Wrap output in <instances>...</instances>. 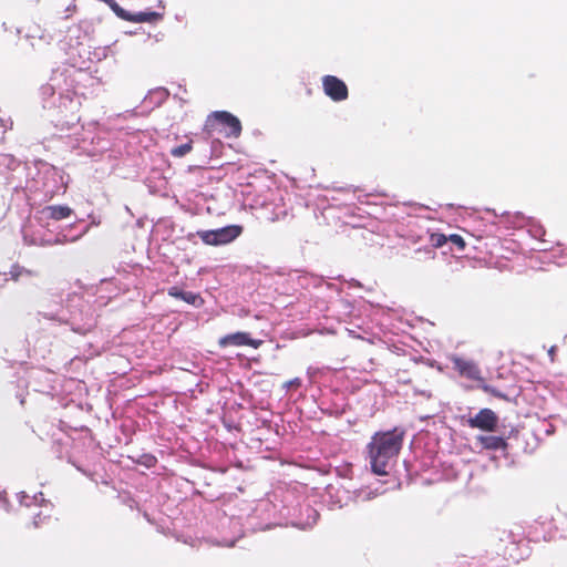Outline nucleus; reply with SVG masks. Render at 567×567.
I'll use <instances>...</instances> for the list:
<instances>
[{
  "label": "nucleus",
  "instance_id": "nucleus-1",
  "mask_svg": "<svg viewBox=\"0 0 567 567\" xmlns=\"http://www.w3.org/2000/svg\"><path fill=\"white\" fill-rule=\"evenodd\" d=\"M403 433L393 430L377 433L369 444L371 470L377 475H388L402 445Z\"/></svg>",
  "mask_w": 567,
  "mask_h": 567
},
{
  "label": "nucleus",
  "instance_id": "nucleus-2",
  "mask_svg": "<svg viewBox=\"0 0 567 567\" xmlns=\"http://www.w3.org/2000/svg\"><path fill=\"white\" fill-rule=\"evenodd\" d=\"M243 231L238 225H230L213 230L198 231V237L206 244L212 246L226 245L234 241Z\"/></svg>",
  "mask_w": 567,
  "mask_h": 567
},
{
  "label": "nucleus",
  "instance_id": "nucleus-3",
  "mask_svg": "<svg viewBox=\"0 0 567 567\" xmlns=\"http://www.w3.org/2000/svg\"><path fill=\"white\" fill-rule=\"evenodd\" d=\"M322 87L326 95L336 102L344 101L348 97V87L346 83L337 76H323Z\"/></svg>",
  "mask_w": 567,
  "mask_h": 567
},
{
  "label": "nucleus",
  "instance_id": "nucleus-4",
  "mask_svg": "<svg viewBox=\"0 0 567 567\" xmlns=\"http://www.w3.org/2000/svg\"><path fill=\"white\" fill-rule=\"evenodd\" d=\"M113 12L121 19L130 21V22H152L158 19L159 14L156 12H137L130 13L123 8H121L114 0H107Z\"/></svg>",
  "mask_w": 567,
  "mask_h": 567
},
{
  "label": "nucleus",
  "instance_id": "nucleus-5",
  "mask_svg": "<svg viewBox=\"0 0 567 567\" xmlns=\"http://www.w3.org/2000/svg\"><path fill=\"white\" fill-rule=\"evenodd\" d=\"M472 427L483 431H494L497 425V416L489 409L481 410L474 417L468 420Z\"/></svg>",
  "mask_w": 567,
  "mask_h": 567
},
{
  "label": "nucleus",
  "instance_id": "nucleus-6",
  "mask_svg": "<svg viewBox=\"0 0 567 567\" xmlns=\"http://www.w3.org/2000/svg\"><path fill=\"white\" fill-rule=\"evenodd\" d=\"M214 118L227 128L226 134L228 136L237 137L241 132V125L239 120L228 112H216Z\"/></svg>",
  "mask_w": 567,
  "mask_h": 567
},
{
  "label": "nucleus",
  "instance_id": "nucleus-7",
  "mask_svg": "<svg viewBox=\"0 0 567 567\" xmlns=\"http://www.w3.org/2000/svg\"><path fill=\"white\" fill-rule=\"evenodd\" d=\"M219 344L221 347H227V346H250V347L256 349V348L259 347L260 341H256V340L251 339L248 336V333L236 332V333L223 337L219 340Z\"/></svg>",
  "mask_w": 567,
  "mask_h": 567
},
{
  "label": "nucleus",
  "instance_id": "nucleus-8",
  "mask_svg": "<svg viewBox=\"0 0 567 567\" xmlns=\"http://www.w3.org/2000/svg\"><path fill=\"white\" fill-rule=\"evenodd\" d=\"M453 363L460 374L474 380L480 378V370L474 362L461 358H453Z\"/></svg>",
  "mask_w": 567,
  "mask_h": 567
},
{
  "label": "nucleus",
  "instance_id": "nucleus-9",
  "mask_svg": "<svg viewBox=\"0 0 567 567\" xmlns=\"http://www.w3.org/2000/svg\"><path fill=\"white\" fill-rule=\"evenodd\" d=\"M72 214V209L69 206L64 205H53L45 207L42 210V215L45 218H51L55 220L68 218Z\"/></svg>",
  "mask_w": 567,
  "mask_h": 567
},
{
  "label": "nucleus",
  "instance_id": "nucleus-10",
  "mask_svg": "<svg viewBox=\"0 0 567 567\" xmlns=\"http://www.w3.org/2000/svg\"><path fill=\"white\" fill-rule=\"evenodd\" d=\"M477 441L487 450H499L505 446L504 440L494 435H480Z\"/></svg>",
  "mask_w": 567,
  "mask_h": 567
},
{
  "label": "nucleus",
  "instance_id": "nucleus-11",
  "mask_svg": "<svg viewBox=\"0 0 567 567\" xmlns=\"http://www.w3.org/2000/svg\"><path fill=\"white\" fill-rule=\"evenodd\" d=\"M179 299L196 307L202 306L204 302L199 295L190 291H182Z\"/></svg>",
  "mask_w": 567,
  "mask_h": 567
},
{
  "label": "nucleus",
  "instance_id": "nucleus-12",
  "mask_svg": "<svg viewBox=\"0 0 567 567\" xmlns=\"http://www.w3.org/2000/svg\"><path fill=\"white\" fill-rule=\"evenodd\" d=\"M189 151H190V145L183 144L178 147L173 148L172 154L176 157H182V156L186 155Z\"/></svg>",
  "mask_w": 567,
  "mask_h": 567
},
{
  "label": "nucleus",
  "instance_id": "nucleus-13",
  "mask_svg": "<svg viewBox=\"0 0 567 567\" xmlns=\"http://www.w3.org/2000/svg\"><path fill=\"white\" fill-rule=\"evenodd\" d=\"M447 240H450L451 243H453L454 245H456L460 249H464L465 247V241L464 239L462 238V236L457 235V234H452L447 237Z\"/></svg>",
  "mask_w": 567,
  "mask_h": 567
},
{
  "label": "nucleus",
  "instance_id": "nucleus-14",
  "mask_svg": "<svg viewBox=\"0 0 567 567\" xmlns=\"http://www.w3.org/2000/svg\"><path fill=\"white\" fill-rule=\"evenodd\" d=\"M301 383L300 379L296 378L293 380H290L288 382L285 383V388L286 389H290V388H297L299 386Z\"/></svg>",
  "mask_w": 567,
  "mask_h": 567
},
{
  "label": "nucleus",
  "instance_id": "nucleus-15",
  "mask_svg": "<svg viewBox=\"0 0 567 567\" xmlns=\"http://www.w3.org/2000/svg\"><path fill=\"white\" fill-rule=\"evenodd\" d=\"M435 238V245L436 246H442L443 244H445L447 241V237L444 236V235H437Z\"/></svg>",
  "mask_w": 567,
  "mask_h": 567
},
{
  "label": "nucleus",
  "instance_id": "nucleus-16",
  "mask_svg": "<svg viewBox=\"0 0 567 567\" xmlns=\"http://www.w3.org/2000/svg\"><path fill=\"white\" fill-rule=\"evenodd\" d=\"M181 293H182V290H179L176 287L171 288L169 291H168V295L174 297V298H179Z\"/></svg>",
  "mask_w": 567,
  "mask_h": 567
}]
</instances>
